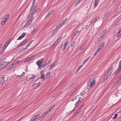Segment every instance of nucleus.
I'll return each mask as SVG.
<instances>
[{"mask_svg":"<svg viewBox=\"0 0 121 121\" xmlns=\"http://www.w3.org/2000/svg\"><path fill=\"white\" fill-rule=\"evenodd\" d=\"M37 8V6H35L33 8V11H30L27 22V23H28V24H31L35 18V17L34 16V14L35 11L36 10Z\"/></svg>","mask_w":121,"mask_h":121,"instance_id":"nucleus-1","label":"nucleus"},{"mask_svg":"<svg viewBox=\"0 0 121 121\" xmlns=\"http://www.w3.org/2000/svg\"><path fill=\"white\" fill-rule=\"evenodd\" d=\"M83 99V98L82 99L81 97H79V98H78L77 97H76L72 99V101H75V102H76L75 104V107H76L77 106H79L81 104V103Z\"/></svg>","mask_w":121,"mask_h":121,"instance_id":"nucleus-2","label":"nucleus"},{"mask_svg":"<svg viewBox=\"0 0 121 121\" xmlns=\"http://www.w3.org/2000/svg\"><path fill=\"white\" fill-rule=\"evenodd\" d=\"M104 45V43L103 42L100 45H99V47L98 48L97 50L95 52L94 54V55L96 56L98 53L100 52V51L103 48Z\"/></svg>","mask_w":121,"mask_h":121,"instance_id":"nucleus-3","label":"nucleus"},{"mask_svg":"<svg viewBox=\"0 0 121 121\" xmlns=\"http://www.w3.org/2000/svg\"><path fill=\"white\" fill-rule=\"evenodd\" d=\"M95 79H93L91 82V79L90 80L89 83L88 84L90 88H91L93 87L95 84Z\"/></svg>","mask_w":121,"mask_h":121,"instance_id":"nucleus-4","label":"nucleus"},{"mask_svg":"<svg viewBox=\"0 0 121 121\" xmlns=\"http://www.w3.org/2000/svg\"><path fill=\"white\" fill-rule=\"evenodd\" d=\"M106 31L105 30H104L101 33L100 35L98 36L97 39V41H100L101 38L105 34Z\"/></svg>","mask_w":121,"mask_h":121,"instance_id":"nucleus-5","label":"nucleus"},{"mask_svg":"<svg viewBox=\"0 0 121 121\" xmlns=\"http://www.w3.org/2000/svg\"><path fill=\"white\" fill-rule=\"evenodd\" d=\"M57 64L58 63L57 62H54L51 65L49 68V69H52L55 66L57 65Z\"/></svg>","mask_w":121,"mask_h":121,"instance_id":"nucleus-6","label":"nucleus"},{"mask_svg":"<svg viewBox=\"0 0 121 121\" xmlns=\"http://www.w3.org/2000/svg\"><path fill=\"white\" fill-rule=\"evenodd\" d=\"M28 41L27 40H25L23 41L22 42H21L19 45L17 46V47H20L21 46H23L26 44L27 43Z\"/></svg>","mask_w":121,"mask_h":121,"instance_id":"nucleus-7","label":"nucleus"},{"mask_svg":"<svg viewBox=\"0 0 121 121\" xmlns=\"http://www.w3.org/2000/svg\"><path fill=\"white\" fill-rule=\"evenodd\" d=\"M40 115L37 114L33 117L31 119L30 121H35L39 117Z\"/></svg>","mask_w":121,"mask_h":121,"instance_id":"nucleus-8","label":"nucleus"},{"mask_svg":"<svg viewBox=\"0 0 121 121\" xmlns=\"http://www.w3.org/2000/svg\"><path fill=\"white\" fill-rule=\"evenodd\" d=\"M44 59L43 58L42 59H40L39 60L36 62L37 65L39 66L43 62V60Z\"/></svg>","mask_w":121,"mask_h":121,"instance_id":"nucleus-9","label":"nucleus"},{"mask_svg":"<svg viewBox=\"0 0 121 121\" xmlns=\"http://www.w3.org/2000/svg\"><path fill=\"white\" fill-rule=\"evenodd\" d=\"M53 9H52L48 12L47 15L45 17V18H46L48 17L53 12Z\"/></svg>","mask_w":121,"mask_h":121,"instance_id":"nucleus-10","label":"nucleus"},{"mask_svg":"<svg viewBox=\"0 0 121 121\" xmlns=\"http://www.w3.org/2000/svg\"><path fill=\"white\" fill-rule=\"evenodd\" d=\"M63 38L62 36H61L59 38L56 40V41L54 44H53L54 45H55L57 44L60 41L61 39Z\"/></svg>","mask_w":121,"mask_h":121,"instance_id":"nucleus-11","label":"nucleus"},{"mask_svg":"<svg viewBox=\"0 0 121 121\" xmlns=\"http://www.w3.org/2000/svg\"><path fill=\"white\" fill-rule=\"evenodd\" d=\"M86 46V44H84L81 46L80 48V49L79 51V52H81V51L85 48Z\"/></svg>","mask_w":121,"mask_h":121,"instance_id":"nucleus-12","label":"nucleus"},{"mask_svg":"<svg viewBox=\"0 0 121 121\" xmlns=\"http://www.w3.org/2000/svg\"><path fill=\"white\" fill-rule=\"evenodd\" d=\"M6 63H7L5 62H3L2 65H0V70L4 68L5 66H6V65H5V64H6Z\"/></svg>","mask_w":121,"mask_h":121,"instance_id":"nucleus-13","label":"nucleus"},{"mask_svg":"<svg viewBox=\"0 0 121 121\" xmlns=\"http://www.w3.org/2000/svg\"><path fill=\"white\" fill-rule=\"evenodd\" d=\"M98 19V18L97 17H95V18H92V19L91 20V22L90 23L91 24H93V23L94 22H96L97 21Z\"/></svg>","mask_w":121,"mask_h":121,"instance_id":"nucleus-14","label":"nucleus"},{"mask_svg":"<svg viewBox=\"0 0 121 121\" xmlns=\"http://www.w3.org/2000/svg\"><path fill=\"white\" fill-rule=\"evenodd\" d=\"M99 0H95L94 4V7L95 8L98 5Z\"/></svg>","mask_w":121,"mask_h":121,"instance_id":"nucleus-15","label":"nucleus"},{"mask_svg":"<svg viewBox=\"0 0 121 121\" xmlns=\"http://www.w3.org/2000/svg\"><path fill=\"white\" fill-rule=\"evenodd\" d=\"M21 61V60H18L15 61L12 64V66L14 67L17 64L20 62Z\"/></svg>","mask_w":121,"mask_h":121,"instance_id":"nucleus-16","label":"nucleus"},{"mask_svg":"<svg viewBox=\"0 0 121 121\" xmlns=\"http://www.w3.org/2000/svg\"><path fill=\"white\" fill-rule=\"evenodd\" d=\"M9 17V14H8L6 15L3 18L7 21L8 20Z\"/></svg>","mask_w":121,"mask_h":121,"instance_id":"nucleus-17","label":"nucleus"},{"mask_svg":"<svg viewBox=\"0 0 121 121\" xmlns=\"http://www.w3.org/2000/svg\"><path fill=\"white\" fill-rule=\"evenodd\" d=\"M69 42V41H67L66 42H65V44L63 45L64 47L62 49L63 50L65 49V48L67 46V45L68 44V43Z\"/></svg>","mask_w":121,"mask_h":121,"instance_id":"nucleus-18","label":"nucleus"},{"mask_svg":"<svg viewBox=\"0 0 121 121\" xmlns=\"http://www.w3.org/2000/svg\"><path fill=\"white\" fill-rule=\"evenodd\" d=\"M62 25L60 23V24L58 25L56 27V28L55 29V30H54V31H55V30L56 29V30H57L59 28H60Z\"/></svg>","mask_w":121,"mask_h":121,"instance_id":"nucleus-19","label":"nucleus"},{"mask_svg":"<svg viewBox=\"0 0 121 121\" xmlns=\"http://www.w3.org/2000/svg\"><path fill=\"white\" fill-rule=\"evenodd\" d=\"M120 80V79H119V78H118L116 80L115 82L113 84V86H115L116 85Z\"/></svg>","mask_w":121,"mask_h":121,"instance_id":"nucleus-20","label":"nucleus"},{"mask_svg":"<svg viewBox=\"0 0 121 121\" xmlns=\"http://www.w3.org/2000/svg\"><path fill=\"white\" fill-rule=\"evenodd\" d=\"M36 77V76H35L33 77H31L30 78V79H29L28 80V81L30 82H32V81H33V80Z\"/></svg>","mask_w":121,"mask_h":121,"instance_id":"nucleus-21","label":"nucleus"},{"mask_svg":"<svg viewBox=\"0 0 121 121\" xmlns=\"http://www.w3.org/2000/svg\"><path fill=\"white\" fill-rule=\"evenodd\" d=\"M41 82H39L38 83H36L34 84L32 86H34L35 85V87H34L35 88H36V87H37L38 86H39V85L40 84Z\"/></svg>","mask_w":121,"mask_h":121,"instance_id":"nucleus-22","label":"nucleus"},{"mask_svg":"<svg viewBox=\"0 0 121 121\" xmlns=\"http://www.w3.org/2000/svg\"><path fill=\"white\" fill-rule=\"evenodd\" d=\"M35 2L33 1L32 4V5L31 7L30 8V11H33V7L34 6V5L35 4Z\"/></svg>","mask_w":121,"mask_h":121,"instance_id":"nucleus-23","label":"nucleus"},{"mask_svg":"<svg viewBox=\"0 0 121 121\" xmlns=\"http://www.w3.org/2000/svg\"><path fill=\"white\" fill-rule=\"evenodd\" d=\"M48 113L47 112V111H46L40 117H45L47 114V113Z\"/></svg>","mask_w":121,"mask_h":121,"instance_id":"nucleus-24","label":"nucleus"},{"mask_svg":"<svg viewBox=\"0 0 121 121\" xmlns=\"http://www.w3.org/2000/svg\"><path fill=\"white\" fill-rule=\"evenodd\" d=\"M54 106V105H53L52 106L47 110V112H48V113L49 112L52 110V108H53Z\"/></svg>","mask_w":121,"mask_h":121,"instance_id":"nucleus-25","label":"nucleus"},{"mask_svg":"<svg viewBox=\"0 0 121 121\" xmlns=\"http://www.w3.org/2000/svg\"><path fill=\"white\" fill-rule=\"evenodd\" d=\"M4 77H2L0 78V82L1 83H3L4 82Z\"/></svg>","mask_w":121,"mask_h":121,"instance_id":"nucleus-26","label":"nucleus"},{"mask_svg":"<svg viewBox=\"0 0 121 121\" xmlns=\"http://www.w3.org/2000/svg\"><path fill=\"white\" fill-rule=\"evenodd\" d=\"M6 21H6L3 18L1 22V25H4L5 24V23Z\"/></svg>","mask_w":121,"mask_h":121,"instance_id":"nucleus-27","label":"nucleus"},{"mask_svg":"<svg viewBox=\"0 0 121 121\" xmlns=\"http://www.w3.org/2000/svg\"><path fill=\"white\" fill-rule=\"evenodd\" d=\"M38 28H35L33 32H32V34H35V32H36L37 31H38Z\"/></svg>","mask_w":121,"mask_h":121,"instance_id":"nucleus-28","label":"nucleus"},{"mask_svg":"<svg viewBox=\"0 0 121 121\" xmlns=\"http://www.w3.org/2000/svg\"><path fill=\"white\" fill-rule=\"evenodd\" d=\"M31 58H32V57H30L27 58L24 60V62L25 63L27 62L28 61L31 60Z\"/></svg>","mask_w":121,"mask_h":121,"instance_id":"nucleus-29","label":"nucleus"},{"mask_svg":"<svg viewBox=\"0 0 121 121\" xmlns=\"http://www.w3.org/2000/svg\"><path fill=\"white\" fill-rule=\"evenodd\" d=\"M113 67H111L110 68V69L108 71V73H110L111 74L112 73V71L113 70Z\"/></svg>","mask_w":121,"mask_h":121,"instance_id":"nucleus-30","label":"nucleus"},{"mask_svg":"<svg viewBox=\"0 0 121 121\" xmlns=\"http://www.w3.org/2000/svg\"><path fill=\"white\" fill-rule=\"evenodd\" d=\"M121 31H119L116 35L117 37H119L121 35Z\"/></svg>","mask_w":121,"mask_h":121,"instance_id":"nucleus-31","label":"nucleus"},{"mask_svg":"<svg viewBox=\"0 0 121 121\" xmlns=\"http://www.w3.org/2000/svg\"><path fill=\"white\" fill-rule=\"evenodd\" d=\"M38 66L39 68L41 69H43L44 67V64H41L39 66Z\"/></svg>","mask_w":121,"mask_h":121,"instance_id":"nucleus-32","label":"nucleus"},{"mask_svg":"<svg viewBox=\"0 0 121 121\" xmlns=\"http://www.w3.org/2000/svg\"><path fill=\"white\" fill-rule=\"evenodd\" d=\"M121 70V69H119V68L117 69V70L114 73V74L115 75L117 73H118Z\"/></svg>","mask_w":121,"mask_h":121,"instance_id":"nucleus-33","label":"nucleus"},{"mask_svg":"<svg viewBox=\"0 0 121 121\" xmlns=\"http://www.w3.org/2000/svg\"><path fill=\"white\" fill-rule=\"evenodd\" d=\"M108 78L107 77H106L105 76L104 78V79L103 80L102 82V83H103L105 81L106 79H107Z\"/></svg>","mask_w":121,"mask_h":121,"instance_id":"nucleus-34","label":"nucleus"},{"mask_svg":"<svg viewBox=\"0 0 121 121\" xmlns=\"http://www.w3.org/2000/svg\"><path fill=\"white\" fill-rule=\"evenodd\" d=\"M81 2L79 0H77L76 3L75 4V6H76L80 3Z\"/></svg>","mask_w":121,"mask_h":121,"instance_id":"nucleus-35","label":"nucleus"},{"mask_svg":"<svg viewBox=\"0 0 121 121\" xmlns=\"http://www.w3.org/2000/svg\"><path fill=\"white\" fill-rule=\"evenodd\" d=\"M111 74V73H108V72L106 73V74L105 75V76L106 77H107L108 78V77L109 76H110Z\"/></svg>","mask_w":121,"mask_h":121,"instance_id":"nucleus-36","label":"nucleus"},{"mask_svg":"<svg viewBox=\"0 0 121 121\" xmlns=\"http://www.w3.org/2000/svg\"><path fill=\"white\" fill-rule=\"evenodd\" d=\"M11 40L10 39H9L6 42L5 44L6 45H8L9 44L10 42V41Z\"/></svg>","mask_w":121,"mask_h":121,"instance_id":"nucleus-37","label":"nucleus"},{"mask_svg":"<svg viewBox=\"0 0 121 121\" xmlns=\"http://www.w3.org/2000/svg\"><path fill=\"white\" fill-rule=\"evenodd\" d=\"M79 110H77L76 112L75 113L74 115V116H75L77 115H78L79 113H80L78 111Z\"/></svg>","mask_w":121,"mask_h":121,"instance_id":"nucleus-38","label":"nucleus"},{"mask_svg":"<svg viewBox=\"0 0 121 121\" xmlns=\"http://www.w3.org/2000/svg\"><path fill=\"white\" fill-rule=\"evenodd\" d=\"M40 73L41 74V78L42 79H44L45 78V77L44 75L41 72H40Z\"/></svg>","mask_w":121,"mask_h":121,"instance_id":"nucleus-39","label":"nucleus"},{"mask_svg":"<svg viewBox=\"0 0 121 121\" xmlns=\"http://www.w3.org/2000/svg\"><path fill=\"white\" fill-rule=\"evenodd\" d=\"M75 91V90H73L70 93V95H71L73 94V93H74Z\"/></svg>","mask_w":121,"mask_h":121,"instance_id":"nucleus-40","label":"nucleus"},{"mask_svg":"<svg viewBox=\"0 0 121 121\" xmlns=\"http://www.w3.org/2000/svg\"><path fill=\"white\" fill-rule=\"evenodd\" d=\"M84 106V105H82L80 107L79 109L82 111L83 110V107Z\"/></svg>","mask_w":121,"mask_h":121,"instance_id":"nucleus-41","label":"nucleus"},{"mask_svg":"<svg viewBox=\"0 0 121 121\" xmlns=\"http://www.w3.org/2000/svg\"><path fill=\"white\" fill-rule=\"evenodd\" d=\"M80 32V31L79 30H77V31L74 34V35H76L77 34H78V33H79Z\"/></svg>","mask_w":121,"mask_h":121,"instance_id":"nucleus-42","label":"nucleus"},{"mask_svg":"<svg viewBox=\"0 0 121 121\" xmlns=\"http://www.w3.org/2000/svg\"><path fill=\"white\" fill-rule=\"evenodd\" d=\"M30 24H28V23H27V22L26 25L23 26V28H24L25 27L28 26Z\"/></svg>","mask_w":121,"mask_h":121,"instance_id":"nucleus-43","label":"nucleus"},{"mask_svg":"<svg viewBox=\"0 0 121 121\" xmlns=\"http://www.w3.org/2000/svg\"><path fill=\"white\" fill-rule=\"evenodd\" d=\"M88 60H87V59H86L83 62L82 64V65H83L85 63H86Z\"/></svg>","mask_w":121,"mask_h":121,"instance_id":"nucleus-44","label":"nucleus"},{"mask_svg":"<svg viewBox=\"0 0 121 121\" xmlns=\"http://www.w3.org/2000/svg\"><path fill=\"white\" fill-rule=\"evenodd\" d=\"M117 114H115V116H114V117H113V119H115L117 117Z\"/></svg>","mask_w":121,"mask_h":121,"instance_id":"nucleus-45","label":"nucleus"},{"mask_svg":"<svg viewBox=\"0 0 121 121\" xmlns=\"http://www.w3.org/2000/svg\"><path fill=\"white\" fill-rule=\"evenodd\" d=\"M25 33H23L20 36H21L22 38L24 37L25 35Z\"/></svg>","mask_w":121,"mask_h":121,"instance_id":"nucleus-46","label":"nucleus"},{"mask_svg":"<svg viewBox=\"0 0 121 121\" xmlns=\"http://www.w3.org/2000/svg\"><path fill=\"white\" fill-rule=\"evenodd\" d=\"M75 43L74 42H73L71 44V46L72 47L73 46H74L75 45Z\"/></svg>","mask_w":121,"mask_h":121,"instance_id":"nucleus-47","label":"nucleus"},{"mask_svg":"<svg viewBox=\"0 0 121 121\" xmlns=\"http://www.w3.org/2000/svg\"><path fill=\"white\" fill-rule=\"evenodd\" d=\"M48 64V63L47 62L45 63L44 64V67H46Z\"/></svg>","mask_w":121,"mask_h":121,"instance_id":"nucleus-48","label":"nucleus"},{"mask_svg":"<svg viewBox=\"0 0 121 121\" xmlns=\"http://www.w3.org/2000/svg\"><path fill=\"white\" fill-rule=\"evenodd\" d=\"M22 38V37L20 36L17 39V40H21Z\"/></svg>","mask_w":121,"mask_h":121,"instance_id":"nucleus-49","label":"nucleus"},{"mask_svg":"<svg viewBox=\"0 0 121 121\" xmlns=\"http://www.w3.org/2000/svg\"><path fill=\"white\" fill-rule=\"evenodd\" d=\"M109 13H107L108 15L109 14ZM105 15H106V17H104V18H106L108 17V15H107V14H106Z\"/></svg>","mask_w":121,"mask_h":121,"instance_id":"nucleus-50","label":"nucleus"},{"mask_svg":"<svg viewBox=\"0 0 121 121\" xmlns=\"http://www.w3.org/2000/svg\"><path fill=\"white\" fill-rule=\"evenodd\" d=\"M25 72H23V73H22V74L21 75H20V76H19V77H20L21 76H23L24 75H25Z\"/></svg>","mask_w":121,"mask_h":121,"instance_id":"nucleus-51","label":"nucleus"},{"mask_svg":"<svg viewBox=\"0 0 121 121\" xmlns=\"http://www.w3.org/2000/svg\"><path fill=\"white\" fill-rule=\"evenodd\" d=\"M5 48L4 47H3L2 49V51H3V52L5 50Z\"/></svg>","mask_w":121,"mask_h":121,"instance_id":"nucleus-52","label":"nucleus"},{"mask_svg":"<svg viewBox=\"0 0 121 121\" xmlns=\"http://www.w3.org/2000/svg\"><path fill=\"white\" fill-rule=\"evenodd\" d=\"M26 49V48H24L22 49L21 50V52H23V51H24Z\"/></svg>","mask_w":121,"mask_h":121,"instance_id":"nucleus-53","label":"nucleus"},{"mask_svg":"<svg viewBox=\"0 0 121 121\" xmlns=\"http://www.w3.org/2000/svg\"><path fill=\"white\" fill-rule=\"evenodd\" d=\"M60 23H61L63 25L64 23V21H62V20H61L60 22Z\"/></svg>","mask_w":121,"mask_h":121,"instance_id":"nucleus-54","label":"nucleus"},{"mask_svg":"<svg viewBox=\"0 0 121 121\" xmlns=\"http://www.w3.org/2000/svg\"><path fill=\"white\" fill-rule=\"evenodd\" d=\"M30 44L29 43H28V44H27V46H26L27 47H28L29 46H30Z\"/></svg>","mask_w":121,"mask_h":121,"instance_id":"nucleus-55","label":"nucleus"},{"mask_svg":"<svg viewBox=\"0 0 121 121\" xmlns=\"http://www.w3.org/2000/svg\"><path fill=\"white\" fill-rule=\"evenodd\" d=\"M119 69H121V64H119Z\"/></svg>","mask_w":121,"mask_h":121,"instance_id":"nucleus-56","label":"nucleus"},{"mask_svg":"<svg viewBox=\"0 0 121 121\" xmlns=\"http://www.w3.org/2000/svg\"><path fill=\"white\" fill-rule=\"evenodd\" d=\"M50 76V75H48V74H47L46 76V78H48Z\"/></svg>","mask_w":121,"mask_h":121,"instance_id":"nucleus-57","label":"nucleus"},{"mask_svg":"<svg viewBox=\"0 0 121 121\" xmlns=\"http://www.w3.org/2000/svg\"><path fill=\"white\" fill-rule=\"evenodd\" d=\"M80 69L79 68H78L76 71V72H78L80 70Z\"/></svg>","mask_w":121,"mask_h":121,"instance_id":"nucleus-58","label":"nucleus"},{"mask_svg":"<svg viewBox=\"0 0 121 121\" xmlns=\"http://www.w3.org/2000/svg\"><path fill=\"white\" fill-rule=\"evenodd\" d=\"M3 52V51H1L0 52V55L1 54H2Z\"/></svg>","mask_w":121,"mask_h":121,"instance_id":"nucleus-59","label":"nucleus"},{"mask_svg":"<svg viewBox=\"0 0 121 121\" xmlns=\"http://www.w3.org/2000/svg\"><path fill=\"white\" fill-rule=\"evenodd\" d=\"M50 72H48L47 74H48V75H50Z\"/></svg>","mask_w":121,"mask_h":121,"instance_id":"nucleus-60","label":"nucleus"},{"mask_svg":"<svg viewBox=\"0 0 121 121\" xmlns=\"http://www.w3.org/2000/svg\"><path fill=\"white\" fill-rule=\"evenodd\" d=\"M82 65H80L78 68H79L80 69L82 67Z\"/></svg>","mask_w":121,"mask_h":121,"instance_id":"nucleus-61","label":"nucleus"},{"mask_svg":"<svg viewBox=\"0 0 121 121\" xmlns=\"http://www.w3.org/2000/svg\"><path fill=\"white\" fill-rule=\"evenodd\" d=\"M8 46V45L6 44V45L4 47L5 48H7V47Z\"/></svg>","mask_w":121,"mask_h":121,"instance_id":"nucleus-62","label":"nucleus"},{"mask_svg":"<svg viewBox=\"0 0 121 121\" xmlns=\"http://www.w3.org/2000/svg\"><path fill=\"white\" fill-rule=\"evenodd\" d=\"M78 110H79L78 111L80 113L82 111V110H80V109H78Z\"/></svg>","mask_w":121,"mask_h":121,"instance_id":"nucleus-63","label":"nucleus"},{"mask_svg":"<svg viewBox=\"0 0 121 121\" xmlns=\"http://www.w3.org/2000/svg\"><path fill=\"white\" fill-rule=\"evenodd\" d=\"M119 79H120V80L121 79V75H120L119 77L118 78Z\"/></svg>","mask_w":121,"mask_h":121,"instance_id":"nucleus-64","label":"nucleus"}]
</instances>
